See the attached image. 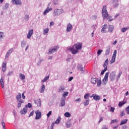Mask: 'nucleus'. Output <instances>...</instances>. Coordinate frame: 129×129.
Wrapping results in <instances>:
<instances>
[{"label":"nucleus","mask_w":129,"mask_h":129,"mask_svg":"<svg viewBox=\"0 0 129 129\" xmlns=\"http://www.w3.org/2000/svg\"><path fill=\"white\" fill-rule=\"evenodd\" d=\"M110 53V46H107L106 48V51H105V55H109V53Z\"/></svg>","instance_id":"a211bd4d"},{"label":"nucleus","mask_w":129,"mask_h":129,"mask_svg":"<svg viewBox=\"0 0 129 129\" xmlns=\"http://www.w3.org/2000/svg\"><path fill=\"white\" fill-rule=\"evenodd\" d=\"M102 120H103V117H101L99 121V123H100V122H101V121H102Z\"/></svg>","instance_id":"774afa93"},{"label":"nucleus","mask_w":129,"mask_h":129,"mask_svg":"<svg viewBox=\"0 0 129 129\" xmlns=\"http://www.w3.org/2000/svg\"><path fill=\"white\" fill-rule=\"evenodd\" d=\"M77 68L78 70H80V71H83V68H82V66H81V64H78Z\"/></svg>","instance_id":"c85d7f7f"},{"label":"nucleus","mask_w":129,"mask_h":129,"mask_svg":"<svg viewBox=\"0 0 129 129\" xmlns=\"http://www.w3.org/2000/svg\"><path fill=\"white\" fill-rule=\"evenodd\" d=\"M69 50L71 51L72 54H77L78 53V50L77 49H74V47L70 48Z\"/></svg>","instance_id":"9d476101"},{"label":"nucleus","mask_w":129,"mask_h":129,"mask_svg":"<svg viewBox=\"0 0 129 129\" xmlns=\"http://www.w3.org/2000/svg\"><path fill=\"white\" fill-rule=\"evenodd\" d=\"M35 112V111H32L29 115V116H33V115H34V113Z\"/></svg>","instance_id":"603ef678"},{"label":"nucleus","mask_w":129,"mask_h":129,"mask_svg":"<svg viewBox=\"0 0 129 129\" xmlns=\"http://www.w3.org/2000/svg\"><path fill=\"white\" fill-rule=\"evenodd\" d=\"M49 77V76L46 77L43 80H42L41 81V82H42V83L46 82V81H47V80H48Z\"/></svg>","instance_id":"72a5a7b5"},{"label":"nucleus","mask_w":129,"mask_h":129,"mask_svg":"<svg viewBox=\"0 0 129 129\" xmlns=\"http://www.w3.org/2000/svg\"><path fill=\"white\" fill-rule=\"evenodd\" d=\"M107 65H108V58H107L104 62L103 67L107 69Z\"/></svg>","instance_id":"412c9836"},{"label":"nucleus","mask_w":129,"mask_h":129,"mask_svg":"<svg viewBox=\"0 0 129 129\" xmlns=\"http://www.w3.org/2000/svg\"><path fill=\"white\" fill-rule=\"evenodd\" d=\"M64 115L65 116V117H70V116H71V114H70V113L67 112L64 114Z\"/></svg>","instance_id":"c756f323"},{"label":"nucleus","mask_w":129,"mask_h":129,"mask_svg":"<svg viewBox=\"0 0 129 129\" xmlns=\"http://www.w3.org/2000/svg\"><path fill=\"white\" fill-rule=\"evenodd\" d=\"M10 55V53H8V52H7L5 58L6 59H7V58H9V55Z\"/></svg>","instance_id":"052dcab7"},{"label":"nucleus","mask_w":129,"mask_h":129,"mask_svg":"<svg viewBox=\"0 0 129 129\" xmlns=\"http://www.w3.org/2000/svg\"><path fill=\"white\" fill-rule=\"evenodd\" d=\"M22 98L23 99H26V96H25V93H22Z\"/></svg>","instance_id":"5fc2aeb1"},{"label":"nucleus","mask_w":129,"mask_h":129,"mask_svg":"<svg viewBox=\"0 0 129 129\" xmlns=\"http://www.w3.org/2000/svg\"><path fill=\"white\" fill-rule=\"evenodd\" d=\"M17 100L19 101L22 98V95L21 93H18V95L16 96Z\"/></svg>","instance_id":"a878e982"},{"label":"nucleus","mask_w":129,"mask_h":129,"mask_svg":"<svg viewBox=\"0 0 129 129\" xmlns=\"http://www.w3.org/2000/svg\"><path fill=\"white\" fill-rule=\"evenodd\" d=\"M26 107H28L29 108H32V104L29 103L27 105H26Z\"/></svg>","instance_id":"de8ad7c7"},{"label":"nucleus","mask_w":129,"mask_h":129,"mask_svg":"<svg viewBox=\"0 0 129 129\" xmlns=\"http://www.w3.org/2000/svg\"><path fill=\"white\" fill-rule=\"evenodd\" d=\"M91 97H93L94 100H100V96L96 94H93Z\"/></svg>","instance_id":"1a4fd4ad"},{"label":"nucleus","mask_w":129,"mask_h":129,"mask_svg":"<svg viewBox=\"0 0 129 129\" xmlns=\"http://www.w3.org/2000/svg\"><path fill=\"white\" fill-rule=\"evenodd\" d=\"M117 52V51H116V50H114V52H113V56L116 57V53Z\"/></svg>","instance_id":"3c124183"},{"label":"nucleus","mask_w":129,"mask_h":129,"mask_svg":"<svg viewBox=\"0 0 129 129\" xmlns=\"http://www.w3.org/2000/svg\"><path fill=\"white\" fill-rule=\"evenodd\" d=\"M49 33V28H47L44 29V34H48Z\"/></svg>","instance_id":"58836bf2"},{"label":"nucleus","mask_w":129,"mask_h":129,"mask_svg":"<svg viewBox=\"0 0 129 129\" xmlns=\"http://www.w3.org/2000/svg\"><path fill=\"white\" fill-rule=\"evenodd\" d=\"M89 96H90V94L87 93L85 95L84 98H85V99H87V98H88V97H89Z\"/></svg>","instance_id":"e433bc0d"},{"label":"nucleus","mask_w":129,"mask_h":129,"mask_svg":"<svg viewBox=\"0 0 129 129\" xmlns=\"http://www.w3.org/2000/svg\"><path fill=\"white\" fill-rule=\"evenodd\" d=\"M12 4L17 6H20L22 5V1L21 0H12Z\"/></svg>","instance_id":"423d86ee"},{"label":"nucleus","mask_w":129,"mask_h":129,"mask_svg":"<svg viewBox=\"0 0 129 129\" xmlns=\"http://www.w3.org/2000/svg\"><path fill=\"white\" fill-rule=\"evenodd\" d=\"M68 94H69V92H64L62 94V96H63V97H66V96H67L68 95Z\"/></svg>","instance_id":"c9c22d12"},{"label":"nucleus","mask_w":129,"mask_h":129,"mask_svg":"<svg viewBox=\"0 0 129 129\" xmlns=\"http://www.w3.org/2000/svg\"><path fill=\"white\" fill-rule=\"evenodd\" d=\"M116 57V56H114L112 55V57L111 59L110 60V62L111 63H114V62H115V58Z\"/></svg>","instance_id":"cd10ccee"},{"label":"nucleus","mask_w":129,"mask_h":129,"mask_svg":"<svg viewBox=\"0 0 129 129\" xmlns=\"http://www.w3.org/2000/svg\"><path fill=\"white\" fill-rule=\"evenodd\" d=\"M59 47L58 46H54L52 49H49V54H52V53H55V52H57V49H58Z\"/></svg>","instance_id":"0eeeda50"},{"label":"nucleus","mask_w":129,"mask_h":129,"mask_svg":"<svg viewBox=\"0 0 129 129\" xmlns=\"http://www.w3.org/2000/svg\"><path fill=\"white\" fill-rule=\"evenodd\" d=\"M109 73H106L105 75L104 78H103L102 81V85H106V83H107V80L108 79V75H109Z\"/></svg>","instance_id":"7ed1b4c3"},{"label":"nucleus","mask_w":129,"mask_h":129,"mask_svg":"<svg viewBox=\"0 0 129 129\" xmlns=\"http://www.w3.org/2000/svg\"><path fill=\"white\" fill-rule=\"evenodd\" d=\"M0 83L1 85L2 88H4V87H5V82H4V79H1Z\"/></svg>","instance_id":"4be33fe9"},{"label":"nucleus","mask_w":129,"mask_h":129,"mask_svg":"<svg viewBox=\"0 0 129 129\" xmlns=\"http://www.w3.org/2000/svg\"><path fill=\"white\" fill-rule=\"evenodd\" d=\"M35 119H40V118L42 117V112H41L39 110L35 111Z\"/></svg>","instance_id":"20e7f679"},{"label":"nucleus","mask_w":129,"mask_h":129,"mask_svg":"<svg viewBox=\"0 0 129 129\" xmlns=\"http://www.w3.org/2000/svg\"><path fill=\"white\" fill-rule=\"evenodd\" d=\"M52 8L47 7L46 8V9L43 12L44 16H46V15H47V14H48V13H49V12H51V11H52Z\"/></svg>","instance_id":"9b49d317"},{"label":"nucleus","mask_w":129,"mask_h":129,"mask_svg":"<svg viewBox=\"0 0 129 129\" xmlns=\"http://www.w3.org/2000/svg\"><path fill=\"white\" fill-rule=\"evenodd\" d=\"M45 90V85H43L40 89V92L42 93V92H44Z\"/></svg>","instance_id":"2f4dec72"},{"label":"nucleus","mask_w":129,"mask_h":129,"mask_svg":"<svg viewBox=\"0 0 129 129\" xmlns=\"http://www.w3.org/2000/svg\"><path fill=\"white\" fill-rule=\"evenodd\" d=\"M4 38V33L3 32H0V40H2Z\"/></svg>","instance_id":"a18cd8bd"},{"label":"nucleus","mask_w":129,"mask_h":129,"mask_svg":"<svg viewBox=\"0 0 129 129\" xmlns=\"http://www.w3.org/2000/svg\"><path fill=\"white\" fill-rule=\"evenodd\" d=\"M75 101H76V102H80V101H81V99H80V98H78V99H77L76 100H75Z\"/></svg>","instance_id":"e2e57ef3"},{"label":"nucleus","mask_w":129,"mask_h":129,"mask_svg":"<svg viewBox=\"0 0 129 129\" xmlns=\"http://www.w3.org/2000/svg\"><path fill=\"white\" fill-rule=\"evenodd\" d=\"M106 29H107V25L105 24L102 26L101 33H106Z\"/></svg>","instance_id":"f8f14e48"},{"label":"nucleus","mask_w":129,"mask_h":129,"mask_svg":"<svg viewBox=\"0 0 129 129\" xmlns=\"http://www.w3.org/2000/svg\"><path fill=\"white\" fill-rule=\"evenodd\" d=\"M63 12V10L61 9H55L53 12V16H54V17L59 16L61 15V14H62Z\"/></svg>","instance_id":"f03ea898"},{"label":"nucleus","mask_w":129,"mask_h":129,"mask_svg":"<svg viewBox=\"0 0 129 129\" xmlns=\"http://www.w3.org/2000/svg\"><path fill=\"white\" fill-rule=\"evenodd\" d=\"M73 79V77H71L69 78V81H72Z\"/></svg>","instance_id":"338daca9"},{"label":"nucleus","mask_w":129,"mask_h":129,"mask_svg":"<svg viewBox=\"0 0 129 129\" xmlns=\"http://www.w3.org/2000/svg\"><path fill=\"white\" fill-rule=\"evenodd\" d=\"M107 70V69L106 68H105L102 72H101V75H103L104 74V72Z\"/></svg>","instance_id":"c03bdc74"},{"label":"nucleus","mask_w":129,"mask_h":129,"mask_svg":"<svg viewBox=\"0 0 129 129\" xmlns=\"http://www.w3.org/2000/svg\"><path fill=\"white\" fill-rule=\"evenodd\" d=\"M52 114V111H49V112L47 114V117H50V115Z\"/></svg>","instance_id":"09e8293b"},{"label":"nucleus","mask_w":129,"mask_h":129,"mask_svg":"<svg viewBox=\"0 0 129 129\" xmlns=\"http://www.w3.org/2000/svg\"><path fill=\"white\" fill-rule=\"evenodd\" d=\"M66 125H67V127H71V125H72V124H71V123L70 122H68V123H66Z\"/></svg>","instance_id":"79ce46f5"},{"label":"nucleus","mask_w":129,"mask_h":129,"mask_svg":"<svg viewBox=\"0 0 129 129\" xmlns=\"http://www.w3.org/2000/svg\"><path fill=\"white\" fill-rule=\"evenodd\" d=\"M116 78L115 74H114V73H112L110 75V79L112 81H113Z\"/></svg>","instance_id":"dca6fc26"},{"label":"nucleus","mask_w":129,"mask_h":129,"mask_svg":"<svg viewBox=\"0 0 129 129\" xmlns=\"http://www.w3.org/2000/svg\"><path fill=\"white\" fill-rule=\"evenodd\" d=\"M2 69L3 72H5L7 70V62H3L2 63Z\"/></svg>","instance_id":"4468645a"},{"label":"nucleus","mask_w":129,"mask_h":129,"mask_svg":"<svg viewBox=\"0 0 129 129\" xmlns=\"http://www.w3.org/2000/svg\"><path fill=\"white\" fill-rule=\"evenodd\" d=\"M89 104V100H87L84 102V105L86 106Z\"/></svg>","instance_id":"f704fd0d"},{"label":"nucleus","mask_w":129,"mask_h":129,"mask_svg":"<svg viewBox=\"0 0 129 129\" xmlns=\"http://www.w3.org/2000/svg\"><path fill=\"white\" fill-rule=\"evenodd\" d=\"M114 29V27L112 25H109V27H108V31L109 32H112V31H113Z\"/></svg>","instance_id":"5701e85b"},{"label":"nucleus","mask_w":129,"mask_h":129,"mask_svg":"<svg viewBox=\"0 0 129 129\" xmlns=\"http://www.w3.org/2000/svg\"><path fill=\"white\" fill-rule=\"evenodd\" d=\"M121 74H122V72H119L118 75V77L119 78L121 76Z\"/></svg>","instance_id":"bf43d9fd"},{"label":"nucleus","mask_w":129,"mask_h":129,"mask_svg":"<svg viewBox=\"0 0 129 129\" xmlns=\"http://www.w3.org/2000/svg\"><path fill=\"white\" fill-rule=\"evenodd\" d=\"M19 77L21 80H24L25 78V75L22 74H20Z\"/></svg>","instance_id":"7c9ffc66"},{"label":"nucleus","mask_w":129,"mask_h":129,"mask_svg":"<svg viewBox=\"0 0 129 129\" xmlns=\"http://www.w3.org/2000/svg\"><path fill=\"white\" fill-rule=\"evenodd\" d=\"M35 103L36 104L37 106L40 107V106H41V99H38L37 100L35 101Z\"/></svg>","instance_id":"f3484780"},{"label":"nucleus","mask_w":129,"mask_h":129,"mask_svg":"<svg viewBox=\"0 0 129 129\" xmlns=\"http://www.w3.org/2000/svg\"><path fill=\"white\" fill-rule=\"evenodd\" d=\"M65 90V87L64 86H61L59 88L58 92H63Z\"/></svg>","instance_id":"393cba45"},{"label":"nucleus","mask_w":129,"mask_h":129,"mask_svg":"<svg viewBox=\"0 0 129 129\" xmlns=\"http://www.w3.org/2000/svg\"><path fill=\"white\" fill-rule=\"evenodd\" d=\"M29 18H30V16L29 15H26L25 16L26 20H29Z\"/></svg>","instance_id":"680f3d73"},{"label":"nucleus","mask_w":129,"mask_h":129,"mask_svg":"<svg viewBox=\"0 0 129 129\" xmlns=\"http://www.w3.org/2000/svg\"><path fill=\"white\" fill-rule=\"evenodd\" d=\"M98 79L95 78H92L91 79V82L92 83V84H96V82H97V80Z\"/></svg>","instance_id":"6ab92c4d"},{"label":"nucleus","mask_w":129,"mask_h":129,"mask_svg":"<svg viewBox=\"0 0 129 129\" xmlns=\"http://www.w3.org/2000/svg\"><path fill=\"white\" fill-rule=\"evenodd\" d=\"M124 102H120L118 104V106H122V105H123L124 104Z\"/></svg>","instance_id":"49530a36"},{"label":"nucleus","mask_w":129,"mask_h":129,"mask_svg":"<svg viewBox=\"0 0 129 129\" xmlns=\"http://www.w3.org/2000/svg\"><path fill=\"white\" fill-rule=\"evenodd\" d=\"M28 111V110L27 109V107L23 108L20 111L21 114H26Z\"/></svg>","instance_id":"ddd939ff"},{"label":"nucleus","mask_w":129,"mask_h":129,"mask_svg":"<svg viewBox=\"0 0 129 129\" xmlns=\"http://www.w3.org/2000/svg\"><path fill=\"white\" fill-rule=\"evenodd\" d=\"M13 51H14V49L11 48L7 51V53L11 55V53H13Z\"/></svg>","instance_id":"a19ab883"},{"label":"nucleus","mask_w":129,"mask_h":129,"mask_svg":"<svg viewBox=\"0 0 129 129\" xmlns=\"http://www.w3.org/2000/svg\"><path fill=\"white\" fill-rule=\"evenodd\" d=\"M127 119H125L122 120L120 122V125H122V124H125L127 122Z\"/></svg>","instance_id":"b1692460"},{"label":"nucleus","mask_w":129,"mask_h":129,"mask_svg":"<svg viewBox=\"0 0 129 129\" xmlns=\"http://www.w3.org/2000/svg\"><path fill=\"white\" fill-rule=\"evenodd\" d=\"M2 124L3 126V129H6V123H5V122H2Z\"/></svg>","instance_id":"8fccbe9b"},{"label":"nucleus","mask_w":129,"mask_h":129,"mask_svg":"<svg viewBox=\"0 0 129 129\" xmlns=\"http://www.w3.org/2000/svg\"><path fill=\"white\" fill-rule=\"evenodd\" d=\"M74 47H75V48L76 49V50L78 51V50H80V49H82V43H78L75 44L74 45Z\"/></svg>","instance_id":"39448f33"},{"label":"nucleus","mask_w":129,"mask_h":129,"mask_svg":"<svg viewBox=\"0 0 129 129\" xmlns=\"http://www.w3.org/2000/svg\"><path fill=\"white\" fill-rule=\"evenodd\" d=\"M53 25H54V22H51L50 23L49 26L52 27V26H53Z\"/></svg>","instance_id":"69168bd1"},{"label":"nucleus","mask_w":129,"mask_h":129,"mask_svg":"<svg viewBox=\"0 0 129 129\" xmlns=\"http://www.w3.org/2000/svg\"><path fill=\"white\" fill-rule=\"evenodd\" d=\"M73 26L72 25H71V24L69 23L68 26H67V31L68 32H70V31H71V30H72L73 28Z\"/></svg>","instance_id":"2eb2a0df"},{"label":"nucleus","mask_w":129,"mask_h":129,"mask_svg":"<svg viewBox=\"0 0 129 129\" xmlns=\"http://www.w3.org/2000/svg\"><path fill=\"white\" fill-rule=\"evenodd\" d=\"M18 101H19L18 103H20V104H22V103H24V100H21V99L19 100Z\"/></svg>","instance_id":"4d7b16f0"},{"label":"nucleus","mask_w":129,"mask_h":129,"mask_svg":"<svg viewBox=\"0 0 129 129\" xmlns=\"http://www.w3.org/2000/svg\"><path fill=\"white\" fill-rule=\"evenodd\" d=\"M125 114H124V113L123 112V111H122L120 112V116H124Z\"/></svg>","instance_id":"864d4df0"},{"label":"nucleus","mask_w":129,"mask_h":129,"mask_svg":"<svg viewBox=\"0 0 129 129\" xmlns=\"http://www.w3.org/2000/svg\"><path fill=\"white\" fill-rule=\"evenodd\" d=\"M118 122V120L117 119L112 120L111 121V124L115 123V122Z\"/></svg>","instance_id":"37998d69"},{"label":"nucleus","mask_w":129,"mask_h":129,"mask_svg":"<svg viewBox=\"0 0 129 129\" xmlns=\"http://www.w3.org/2000/svg\"><path fill=\"white\" fill-rule=\"evenodd\" d=\"M126 113H127V114H129V106L126 109Z\"/></svg>","instance_id":"13d9d810"},{"label":"nucleus","mask_w":129,"mask_h":129,"mask_svg":"<svg viewBox=\"0 0 129 129\" xmlns=\"http://www.w3.org/2000/svg\"><path fill=\"white\" fill-rule=\"evenodd\" d=\"M128 29H129V27L128 28H123L121 29V32L122 33H124V32H125V31H127L128 30Z\"/></svg>","instance_id":"ea45409f"},{"label":"nucleus","mask_w":129,"mask_h":129,"mask_svg":"<svg viewBox=\"0 0 129 129\" xmlns=\"http://www.w3.org/2000/svg\"><path fill=\"white\" fill-rule=\"evenodd\" d=\"M102 52H103V50L101 49H99L97 51L98 56H99V55H101V53H102Z\"/></svg>","instance_id":"4c0bfd02"},{"label":"nucleus","mask_w":129,"mask_h":129,"mask_svg":"<svg viewBox=\"0 0 129 129\" xmlns=\"http://www.w3.org/2000/svg\"><path fill=\"white\" fill-rule=\"evenodd\" d=\"M60 106H65V101L64 100H62L60 102Z\"/></svg>","instance_id":"473e14b6"},{"label":"nucleus","mask_w":129,"mask_h":129,"mask_svg":"<svg viewBox=\"0 0 129 129\" xmlns=\"http://www.w3.org/2000/svg\"><path fill=\"white\" fill-rule=\"evenodd\" d=\"M114 109H115V108H114V107H111V109H110V111H112V112H114Z\"/></svg>","instance_id":"6e6d98bb"},{"label":"nucleus","mask_w":129,"mask_h":129,"mask_svg":"<svg viewBox=\"0 0 129 129\" xmlns=\"http://www.w3.org/2000/svg\"><path fill=\"white\" fill-rule=\"evenodd\" d=\"M60 120H61V117L59 116L58 118L55 120L54 123H55V124H58L60 123Z\"/></svg>","instance_id":"bb28decb"},{"label":"nucleus","mask_w":129,"mask_h":129,"mask_svg":"<svg viewBox=\"0 0 129 129\" xmlns=\"http://www.w3.org/2000/svg\"><path fill=\"white\" fill-rule=\"evenodd\" d=\"M21 106H22V104H21L20 103H18V108H20V107H21Z\"/></svg>","instance_id":"0e129e2a"},{"label":"nucleus","mask_w":129,"mask_h":129,"mask_svg":"<svg viewBox=\"0 0 129 129\" xmlns=\"http://www.w3.org/2000/svg\"><path fill=\"white\" fill-rule=\"evenodd\" d=\"M102 14L104 19H105V18H107V17H108V13H107V10H106V6H104L103 7Z\"/></svg>","instance_id":"f257e3e1"},{"label":"nucleus","mask_w":129,"mask_h":129,"mask_svg":"<svg viewBox=\"0 0 129 129\" xmlns=\"http://www.w3.org/2000/svg\"><path fill=\"white\" fill-rule=\"evenodd\" d=\"M96 83H97V86L98 87H100L102 84L101 80L98 79Z\"/></svg>","instance_id":"aec40b11"},{"label":"nucleus","mask_w":129,"mask_h":129,"mask_svg":"<svg viewBox=\"0 0 129 129\" xmlns=\"http://www.w3.org/2000/svg\"><path fill=\"white\" fill-rule=\"evenodd\" d=\"M33 29L30 30L27 34V38L28 39H30L32 37V36H33Z\"/></svg>","instance_id":"6e6552de"}]
</instances>
